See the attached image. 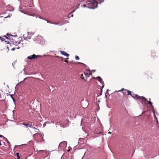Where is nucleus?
Masks as SVG:
<instances>
[{"label": "nucleus", "mask_w": 159, "mask_h": 159, "mask_svg": "<svg viewBox=\"0 0 159 159\" xmlns=\"http://www.w3.org/2000/svg\"><path fill=\"white\" fill-rule=\"evenodd\" d=\"M121 92L123 94L124 96L126 95H130L134 99H138L139 100H144L147 101L146 98L143 96H140L137 94H135L133 93H132V92L129 90L126 89H125L122 88L121 90H119L117 92Z\"/></svg>", "instance_id": "f257e3e1"}, {"label": "nucleus", "mask_w": 159, "mask_h": 159, "mask_svg": "<svg viewBox=\"0 0 159 159\" xmlns=\"http://www.w3.org/2000/svg\"><path fill=\"white\" fill-rule=\"evenodd\" d=\"M86 3L87 7L91 9H94L98 6V2L95 0H88Z\"/></svg>", "instance_id": "f03ea898"}, {"label": "nucleus", "mask_w": 159, "mask_h": 159, "mask_svg": "<svg viewBox=\"0 0 159 159\" xmlns=\"http://www.w3.org/2000/svg\"><path fill=\"white\" fill-rule=\"evenodd\" d=\"M7 39L9 40H13V37H17V36L16 35H12L11 34L7 33L6 35L4 36Z\"/></svg>", "instance_id": "7ed1b4c3"}, {"label": "nucleus", "mask_w": 159, "mask_h": 159, "mask_svg": "<svg viewBox=\"0 0 159 159\" xmlns=\"http://www.w3.org/2000/svg\"><path fill=\"white\" fill-rule=\"evenodd\" d=\"M60 53L62 55L66 56L67 57V58H65L66 59H67L68 58V57L69 55V54L67 53L66 52L60 50L59 51Z\"/></svg>", "instance_id": "20e7f679"}, {"label": "nucleus", "mask_w": 159, "mask_h": 159, "mask_svg": "<svg viewBox=\"0 0 159 159\" xmlns=\"http://www.w3.org/2000/svg\"><path fill=\"white\" fill-rule=\"evenodd\" d=\"M39 56V55H36L34 54H33V55L31 56H30L28 57L27 58L28 59H35L37 58Z\"/></svg>", "instance_id": "39448f33"}, {"label": "nucleus", "mask_w": 159, "mask_h": 159, "mask_svg": "<svg viewBox=\"0 0 159 159\" xmlns=\"http://www.w3.org/2000/svg\"><path fill=\"white\" fill-rule=\"evenodd\" d=\"M96 79H98V80L102 84V88H103L104 87V82L103 81H102V78H101V77H100V76H98V77L97 78H96Z\"/></svg>", "instance_id": "423d86ee"}, {"label": "nucleus", "mask_w": 159, "mask_h": 159, "mask_svg": "<svg viewBox=\"0 0 159 159\" xmlns=\"http://www.w3.org/2000/svg\"><path fill=\"white\" fill-rule=\"evenodd\" d=\"M7 8L8 9L6 12H7L8 11H12L14 10L13 7L9 6H7Z\"/></svg>", "instance_id": "0eeeda50"}, {"label": "nucleus", "mask_w": 159, "mask_h": 159, "mask_svg": "<svg viewBox=\"0 0 159 159\" xmlns=\"http://www.w3.org/2000/svg\"><path fill=\"white\" fill-rule=\"evenodd\" d=\"M21 124L25 125V126L26 127H27V128H28V127L32 128V125H30V124H26L25 123H23Z\"/></svg>", "instance_id": "6e6552de"}, {"label": "nucleus", "mask_w": 159, "mask_h": 159, "mask_svg": "<svg viewBox=\"0 0 159 159\" xmlns=\"http://www.w3.org/2000/svg\"><path fill=\"white\" fill-rule=\"evenodd\" d=\"M151 56L152 57L154 58H156L157 57V56L156 55V53L154 52H152L151 53Z\"/></svg>", "instance_id": "1a4fd4ad"}, {"label": "nucleus", "mask_w": 159, "mask_h": 159, "mask_svg": "<svg viewBox=\"0 0 159 159\" xmlns=\"http://www.w3.org/2000/svg\"><path fill=\"white\" fill-rule=\"evenodd\" d=\"M47 21L48 23H50L51 24H52L55 25H58L59 24V22H52L51 21H50L48 20H47Z\"/></svg>", "instance_id": "9d476101"}, {"label": "nucleus", "mask_w": 159, "mask_h": 159, "mask_svg": "<svg viewBox=\"0 0 159 159\" xmlns=\"http://www.w3.org/2000/svg\"><path fill=\"white\" fill-rule=\"evenodd\" d=\"M27 37H21V38L20 39V41H21L22 40H27Z\"/></svg>", "instance_id": "9b49d317"}, {"label": "nucleus", "mask_w": 159, "mask_h": 159, "mask_svg": "<svg viewBox=\"0 0 159 159\" xmlns=\"http://www.w3.org/2000/svg\"><path fill=\"white\" fill-rule=\"evenodd\" d=\"M148 102V103L150 104V105H151V107L152 108H153V106L152 105V102H150V101H147Z\"/></svg>", "instance_id": "f8f14e48"}, {"label": "nucleus", "mask_w": 159, "mask_h": 159, "mask_svg": "<svg viewBox=\"0 0 159 159\" xmlns=\"http://www.w3.org/2000/svg\"><path fill=\"white\" fill-rule=\"evenodd\" d=\"M4 138L5 139V141L7 142V143H8V145H9L10 143V142L8 141V140H7V139L5 138V137H4Z\"/></svg>", "instance_id": "ddd939ff"}, {"label": "nucleus", "mask_w": 159, "mask_h": 159, "mask_svg": "<svg viewBox=\"0 0 159 159\" xmlns=\"http://www.w3.org/2000/svg\"><path fill=\"white\" fill-rule=\"evenodd\" d=\"M16 155L17 156V159H20V156H19V152H17L16 153Z\"/></svg>", "instance_id": "4468645a"}, {"label": "nucleus", "mask_w": 159, "mask_h": 159, "mask_svg": "<svg viewBox=\"0 0 159 159\" xmlns=\"http://www.w3.org/2000/svg\"><path fill=\"white\" fill-rule=\"evenodd\" d=\"M7 96H10L11 98H12V99L13 100V101L14 102V98L12 97V96L10 94H7Z\"/></svg>", "instance_id": "2eb2a0df"}, {"label": "nucleus", "mask_w": 159, "mask_h": 159, "mask_svg": "<svg viewBox=\"0 0 159 159\" xmlns=\"http://www.w3.org/2000/svg\"><path fill=\"white\" fill-rule=\"evenodd\" d=\"M84 75L85 76L87 77H89V74H88V71H87V72L86 73H84Z\"/></svg>", "instance_id": "dca6fc26"}, {"label": "nucleus", "mask_w": 159, "mask_h": 159, "mask_svg": "<svg viewBox=\"0 0 159 159\" xmlns=\"http://www.w3.org/2000/svg\"><path fill=\"white\" fill-rule=\"evenodd\" d=\"M66 142H65V141H64V142H61V143H60V145H60V146H61V145H62V144H66Z\"/></svg>", "instance_id": "f3484780"}, {"label": "nucleus", "mask_w": 159, "mask_h": 159, "mask_svg": "<svg viewBox=\"0 0 159 159\" xmlns=\"http://www.w3.org/2000/svg\"><path fill=\"white\" fill-rule=\"evenodd\" d=\"M0 39L2 41H4L5 40V39H3L1 36L0 37Z\"/></svg>", "instance_id": "a211bd4d"}, {"label": "nucleus", "mask_w": 159, "mask_h": 159, "mask_svg": "<svg viewBox=\"0 0 159 159\" xmlns=\"http://www.w3.org/2000/svg\"><path fill=\"white\" fill-rule=\"evenodd\" d=\"M87 71H88V72H89L88 73V74H89V75H92V73L90 72V70H89V69H87Z\"/></svg>", "instance_id": "6ab92c4d"}, {"label": "nucleus", "mask_w": 159, "mask_h": 159, "mask_svg": "<svg viewBox=\"0 0 159 159\" xmlns=\"http://www.w3.org/2000/svg\"><path fill=\"white\" fill-rule=\"evenodd\" d=\"M75 59L77 60H79L80 59L79 57L77 55L75 56Z\"/></svg>", "instance_id": "aec40b11"}, {"label": "nucleus", "mask_w": 159, "mask_h": 159, "mask_svg": "<svg viewBox=\"0 0 159 159\" xmlns=\"http://www.w3.org/2000/svg\"><path fill=\"white\" fill-rule=\"evenodd\" d=\"M80 78L83 79H84V78L83 77V74H81L80 76Z\"/></svg>", "instance_id": "412c9836"}, {"label": "nucleus", "mask_w": 159, "mask_h": 159, "mask_svg": "<svg viewBox=\"0 0 159 159\" xmlns=\"http://www.w3.org/2000/svg\"><path fill=\"white\" fill-rule=\"evenodd\" d=\"M80 3H78L77 5H77L75 7H76V8H79V6L80 5Z\"/></svg>", "instance_id": "4be33fe9"}, {"label": "nucleus", "mask_w": 159, "mask_h": 159, "mask_svg": "<svg viewBox=\"0 0 159 159\" xmlns=\"http://www.w3.org/2000/svg\"><path fill=\"white\" fill-rule=\"evenodd\" d=\"M30 125H32V128H33V127L34 125V122H32L31 123V124H30Z\"/></svg>", "instance_id": "5701e85b"}, {"label": "nucleus", "mask_w": 159, "mask_h": 159, "mask_svg": "<svg viewBox=\"0 0 159 159\" xmlns=\"http://www.w3.org/2000/svg\"><path fill=\"white\" fill-rule=\"evenodd\" d=\"M11 16V15L10 14H9L8 16H6L5 17V18H7V17H10Z\"/></svg>", "instance_id": "b1692460"}, {"label": "nucleus", "mask_w": 159, "mask_h": 159, "mask_svg": "<svg viewBox=\"0 0 159 159\" xmlns=\"http://www.w3.org/2000/svg\"><path fill=\"white\" fill-rule=\"evenodd\" d=\"M20 83H18L16 86V87L15 89H16V88H17L19 86V84Z\"/></svg>", "instance_id": "393cba45"}, {"label": "nucleus", "mask_w": 159, "mask_h": 159, "mask_svg": "<svg viewBox=\"0 0 159 159\" xmlns=\"http://www.w3.org/2000/svg\"><path fill=\"white\" fill-rule=\"evenodd\" d=\"M79 64H82V65H85V64H84L83 63H81V62H79L78 63Z\"/></svg>", "instance_id": "a878e982"}, {"label": "nucleus", "mask_w": 159, "mask_h": 159, "mask_svg": "<svg viewBox=\"0 0 159 159\" xmlns=\"http://www.w3.org/2000/svg\"><path fill=\"white\" fill-rule=\"evenodd\" d=\"M154 116H155V117L156 118V119L157 120V122H158V120H157V117H156V116L155 115V114H154Z\"/></svg>", "instance_id": "bb28decb"}, {"label": "nucleus", "mask_w": 159, "mask_h": 159, "mask_svg": "<svg viewBox=\"0 0 159 159\" xmlns=\"http://www.w3.org/2000/svg\"><path fill=\"white\" fill-rule=\"evenodd\" d=\"M83 7H87V5H86V4H84L83 5Z\"/></svg>", "instance_id": "cd10ccee"}, {"label": "nucleus", "mask_w": 159, "mask_h": 159, "mask_svg": "<svg viewBox=\"0 0 159 159\" xmlns=\"http://www.w3.org/2000/svg\"><path fill=\"white\" fill-rule=\"evenodd\" d=\"M15 49V48H12L11 50L12 51H14Z\"/></svg>", "instance_id": "c85d7f7f"}, {"label": "nucleus", "mask_w": 159, "mask_h": 159, "mask_svg": "<svg viewBox=\"0 0 159 159\" xmlns=\"http://www.w3.org/2000/svg\"><path fill=\"white\" fill-rule=\"evenodd\" d=\"M55 57L57 58H60V57H59L58 56H55Z\"/></svg>", "instance_id": "c756f323"}, {"label": "nucleus", "mask_w": 159, "mask_h": 159, "mask_svg": "<svg viewBox=\"0 0 159 159\" xmlns=\"http://www.w3.org/2000/svg\"><path fill=\"white\" fill-rule=\"evenodd\" d=\"M5 42H6L7 44H9L10 43L9 42L7 41H5Z\"/></svg>", "instance_id": "7c9ffc66"}, {"label": "nucleus", "mask_w": 159, "mask_h": 159, "mask_svg": "<svg viewBox=\"0 0 159 159\" xmlns=\"http://www.w3.org/2000/svg\"><path fill=\"white\" fill-rule=\"evenodd\" d=\"M64 62H68V61H67V60H64Z\"/></svg>", "instance_id": "2f4dec72"}, {"label": "nucleus", "mask_w": 159, "mask_h": 159, "mask_svg": "<svg viewBox=\"0 0 159 159\" xmlns=\"http://www.w3.org/2000/svg\"><path fill=\"white\" fill-rule=\"evenodd\" d=\"M61 58V59H62V60H63V58L62 57H60V58Z\"/></svg>", "instance_id": "473e14b6"}, {"label": "nucleus", "mask_w": 159, "mask_h": 159, "mask_svg": "<svg viewBox=\"0 0 159 159\" xmlns=\"http://www.w3.org/2000/svg\"><path fill=\"white\" fill-rule=\"evenodd\" d=\"M3 137L4 138V137L2 135L0 134V137Z\"/></svg>", "instance_id": "72a5a7b5"}, {"label": "nucleus", "mask_w": 159, "mask_h": 159, "mask_svg": "<svg viewBox=\"0 0 159 159\" xmlns=\"http://www.w3.org/2000/svg\"><path fill=\"white\" fill-rule=\"evenodd\" d=\"M14 64H15V62H14V63H12V66H13V67H14Z\"/></svg>", "instance_id": "f704fd0d"}, {"label": "nucleus", "mask_w": 159, "mask_h": 159, "mask_svg": "<svg viewBox=\"0 0 159 159\" xmlns=\"http://www.w3.org/2000/svg\"><path fill=\"white\" fill-rule=\"evenodd\" d=\"M122 101L124 102H125V100H124L123 99H122Z\"/></svg>", "instance_id": "c9c22d12"}, {"label": "nucleus", "mask_w": 159, "mask_h": 159, "mask_svg": "<svg viewBox=\"0 0 159 159\" xmlns=\"http://www.w3.org/2000/svg\"><path fill=\"white\" fill-rule=\"evenodd\" d=\"M1 140H0V146L1 145Z\"/></svg>", "instance_id": "e433bc0d"}, {"label": "nucleus", "mask_w": 159, "mask_h": 159, "mask_svg": "<svg viewBox=\"0 0 159 159\" xmlns=\"http://www.w3.org/2000/svg\"><path fill=\"white\" fill-rule=\"evenodd\" d=\"M108 133L110 134H111V133L110 132H108Z\"/></svg>", "instance_id": "4c0bfd02"}, {"label": "nucleus", "mask_w": 159, "mask_h": 159, "mask_svg": "<svg viewBox=\"0 0 159 159\" xmlns=\"http://www.w3.org/2000/svg\"><path fill=\"white\" fill-rule=\"evenodd\" d=\"M149 101H150L151 99H150V98H149Z\"/></svg>", "instance_id": "58836bf2"}, {"label": "nucleus", "mask_w": 159, "mask_h": 159, "mask_svg": "<svg viewBox=\"0 0 159 159\" xmlns=\"http://www.w3.org/2000/svg\"><path fill=\"white\" fill-rule=\"evenodd\" d=\"M23 144L20 145V147L21 146H23Z\"/></svg>", "instance_id": "ea45409f"}, {"label": "nucleus", "mask_w": 159, "mask_h": 159, "mask_svg": "<svg viewBox=\"0 0 159 159\" xmlns=\"http://www.w3.org/2000/svg\"><path fill=\"white\" fill-rule=\"evenodd\" d=\"M18 43V44H20V42L19 41V42Z\"/></svg>", "instance_id": "a19ab883"}, {"label": "nucleus", "mask_w": 159, "mask_h": 159, "mask_svg": "<svg viewBox=\"0 0 159 159\" xmlns=\"http://www.w3.org/2000/svg\"><path fill=\"white\" fill-rule=\"evenodd\" d=\"M71 16L72 17V16H73V14H72V15H71Z\"/></svg>", "instance_id": "79ce46f5"}, {"label": "nucleus", "mask_w": 159, "mask_h": 159, "mask_svg": "<svg viewBox=\"0 0 159 159\" xmlns=\"http://www.w3.org/2000/svg\"><path fill=\"white\" fill-rule=\"evenodd\" d=\"M126 98H127V99L128 100V97H126Z\"/></svg>", "instance_id": "37998d69"}, {"label": "nucleus", "mask_w": 159, "mask_h": 159, "mask_svg": "<svg viewBox=\"0 0 159 159\" xmlns=\"http://www.w3.org/2000/svg\"><path fill=\"white\" fill-rule=\"evenodd\" d=\"M17 48V49H19V48Z\"/></svg>", "instance_id": "c03bdc74"}, {"label": "nucleus", "mask_w": 159, "mask_h": 159, "mask_svg": "<svg viewBox=\"0 0 159 159\" xmlns=\"http://www.w3.org/2000/svg\"><path fill=\"white\" fill-rule=\"evenodd\" d=\"M70 15H69V17H71V16H70Z\"/></svg>", "instance_id": "a18cd8bd"}, {"label": "nucleus", "mask_w": 159, "mask_h": 159, "mask_svg": "<svg viewBox=\"0 0 159 159\" xmlns=\"http://www.w3.org/2000/svg\"><path fill=\"white\" fill-rule=\"evenodd\" d=\"M93 79H95V78H94V77H93Z\"/></svg>", "instance_id": "49530a36"}, {"label": "nucleus", "mask_w": 159, "mask_h": 159, "mask_svg": "<svg viewBox=\"0 0 159 159\" xmlns=\"http://www.w3.org/2000/svg\"><path fill=\"white\" fill-rule=\"evenodd\" d=\"M34 129H36V128H35V127H34Z\"/></svg>", "instance_id": "de8ad7c7"}, {"label": "nucleus", "mask_w": 159, "mask_h": 159, "mask_svg": "<svg viewBox=\"0 0 159 159\" xmlns=\"http://www.w3.org/2000/svg\"><path fill=\"white\" fill-rule=\"evenodd\" d=\"M20 11H21L22 12V11L21 10H20Z\"/></svg>", "instance_id": "09e8293b"}, {"label": "nucleus", "mask_w": 159, "mask_h": 159, "mask_svg": "<svg viewBox=\"0 0 159 159\" xmlns=\"http://www.w3.org/2000/svg\"><path fill=\"white\" fill-rule=\"evenodd\" d=\"M158 126L159 127V124H158Z\"/></svg>", "instance_id": "8fccbe9b"}]
</instances>
